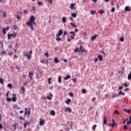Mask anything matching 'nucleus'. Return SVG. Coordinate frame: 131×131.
Here are the masks:
<instances>
[{
  "instance_id": "nucleus-45",
  "label": "nucleus",
  "mask_w": 131,
  "mask_h": 131,
  "mask_svg": "<svg viewBox=\"0 0 131 131\" xmlns=\"http://www.w3.org/2000/svg\"><path fill=\"white\" fill-rule=\"evenodd\" d=\"M79 49H78V48H77L75 50V53H78V52H79Z\"/></svg>"
},
{
  "instance_id": "nucleus-41",
  "label": "nucleus",
  "mask_w": 131,
  "mask_h": 131,
  "mask_svg": "<svg viewBox=\"0 0 131 131\" xmlns=\"http://www.w3.org/2000/svg\"><path fill=\"white\" fill-rule=\"evenodd\" d=\"M96 127H97V125H94L92 127V129L96 130Z\"/></svg>"
},
{
  "instance_id": "nucleus-46",
  "label": "nucleus",
  "mask_w": 131,
  "mask_h": 131,
  "mask_svg": "<svg viewBox=\"0 0 131 131\" xmlns=\"http://www.w3.org/2000/svg\"><path fill=\"white\" fill-rule=\"evenodd\" d=\"M120 41H124V38H123V37H121L120 38Z\"/></svg>"
},
{
  "instance_id": "nucleus-35",
  "label": "nucleus",
  "mask_w": 131,
  "mask_h": 131,
  "mask_svg": "<svg viewBox=\"0 0 131 131\" xmlns=\"http://www.w3.org/2000/svg\"><path fill=\"white\" fill-rule=\"evenodd\" d=\"M91 13L92 15H95V14H96V11H94V10H91Z\"/></svg>"
},
{
  "instance_id": "nucleus-15",
  "label": "nucleus",
  "mask_w": 131,
  "mask_h": 131,
  "mask_svg": "<svg viewBox=\"0 0 131 131\" xmlns=\"http://www.w3.org/2000/svg\"><path fill=\"white\" fill-rule=\"evenodd\" d=\"M125 11H126V12H130V9L128 6H126L125 7Z\"/></svg>"
},
{
  "instance_id": "nucleus-51",
  "label": "nucleus",
  "mask_w": 131,
  "mask_h": 131,
  "mask_svg": "<svg viewBox=\"0 0 131 131\" xmlns=\"http://www.w3.org/2000/svg\"><path fill=\"white\" fill-rule=\"evenodd\" d=\"M38 6H42V2H40L39 1L38 2Z\"/></svg>"
},
{
  "instance_id": "nucleus-14",
  "label": "nucleus",
  "mask_w": 131,
  "mask_h": 131,
  "mask_svg": "<svg viewBox=\"0 0 131 131\" xmlns=\"http://www.w3.org/2000/svg\"><path fill=\"white\" fill-rule=\"evenodd\" d=\"M98 58L99 61H103V56H101V55H99L98 56Z\"/></svg>"
},
{
  "instance_id": "nucleus-57",
  "label": "nucleus",
  "mask_w": 131,
  "mask_h": 131,
  "mask_svg": "<svg viewBox=\"0 0 131 131\" xmlns=\"http://www.w3.org/2000/svg\"><path fill=\"white\" fill-rule=\"evenodd\" d=\"M19 119L20 120H25V119H24V118L22 117V116L19 117Z\"/></svg>"
},
{
  "instance_id": "nucleus-33",
  "label": "nucleus",
  "mask_w": 131,
  "mask_h": 131,
  "mask_svg": "<svg viewBox=\"0 0 131 131\" xmlns=\"http://www.w3.org/2000/svg\"><path fill=\"white\" fill-rule=\"evenodd\" d=\"M0 83L1 84H4V79L0 78Z\"/></svg>"
},
{
  "instance_id": "nucleus-29",
  "label": "nucleus",
  "mask_w": 131,
  "mask_h": 131,
  "mask_svg": "<svg viewBox=\"0 0 131 131\" xmlns=\"http://www.w3.org/2000/svg\"><path fill=\"white\" fill-rule=\"evenodd\" d=\"M119 97V94H114L113 95V98H115V97Z\"/></svg>"
},
{
  "instance_id": "nucleus-13",
  "label": "nucleus",
  "mask_w": 131,
  "mask_h": 131,
  "mask_svg": "<svg viewBox=\"0 0 131 131\" xmlns=\"http://www.w3.org/2000/svg\"><path fill=\"white\" fill-rule=\"evenodd\" d=\"M75 5L74 4V3H72L71 4V6H70V9L71 10H73V9H74V10H75V8H74V6Z\"/></svg>"
},
{
  "instance_id": "nucleus-21",
  "label": "nucleus",
  "mask_w": 131,
  "mask_h": 131,
  "mask_svg": "<svg viewBox=\"0 0 131 131\" xmlns=\"http://www.w3.org/2000/svg\"><path fill=\"white\" fill-rule=\"evenodd\" d=\"M103 123L104 124H106V123H107V120L106 119V117H103Z\"/></svg>"
},
{
  "instance_id": "nucleus-25",
  "label": "nucleus",
  "mask_w": 131,
  "mask_h": 131,
  "mask_svg": "<svg viewBox=\"0 0 131 131\" xmlns=\"http://www.w3.org/2000/svg\"><path fill=\"white\" fill-rule=\"evenodd\" d=\"M3 17H4V18H6V17H7V13L5 11L3 12Z\"/></svg>"
},
{
  "instance_id": "nucleus-28",
  "label": "nucleus",
  "mask_w": 131,
  "mask_h": 131,
  "mask_svg": "<svg viewBox=\"0 0 131 131\" xmlns=\"http://www.w3.org/2000/svg\"><path fill=\"white\" fill-rule=\"evenodd\" d=\"M114 114H116V115H119V112H118V111H115L114 112Z\"/></svg>"
},
{
  "instance_id": "nucleus-31",
  "label": "nucleus",
  "mask_w": 131,
  "mask_h": 131,
  "mask_svg": "<svg viewBox=\"0 0 131 131\" xmlns=\"http://www.w3.org/2000/svg\"><path fill=\"white\" fill-rule=\"evenodd\" d=\"M71 25L72 26H73V28H76V25L73 24V23H71Z\"/></svg>"
},
{
  "instance_id": "nucleus-8",
  "label": "nucleus",
  "mask_w": 131,
  "mask_h": 131,
  "mask_svg": "<svg viewBox=\"0 0 131 131\" xmlns=\"http://www.w3.org/2000/svg\"><path fill=\"white\" fill-rule=\"evenodd\" d=\"M39 124L41 126H42V125H43V124H45V120L43 119H40V121H39Z\"/></svg>"
},
{
  "instance_id": "nucleus-36",
  "label": "nucleus",
  "mask_w": 131,
  "mask_h": 131,
  "mask_svg": "<svg viewBox=\"0 0 131 131\" xmlns=\"http://www.w3.org/2000/svg\"><path fill=\"white\" fill-rule=\"evenodd\" d=\"M13 28L15 30H18V27L16 25H13Z\"/></svg>"
},
{
  "instance_id": "nucleus-18",
  "label": "nucleus",
  "mask_w": 131,
  "mask_h": 131,
  "mask_svg": "<svg viewBox=\"0 0 131 131\" xmlns=\"http://www.w3.org/2000/svg\"><path fill=\"white\" fill-rule=\"evenodd\" d=\"M66 104H67L68 105H70L69 103H71V99H68L67 100V101H66Z\"/></svg>"
},
{
  "instance_id": "nucleus-37",
  "label": "nucleus",
  "mask_w": 131,
  "mask_h": 131,
  "mask_svg": "<svg viewBox=\"0 0 131 131\" xmlns=\"http://www.w3.org/2000/svg\"><path fill=\"white\" fill-rule=\"evenodd\" d=\"M118 95H119H119H123V96H124V95H125V93H122L121 91H120L118 93Z\"/></svg>"
},
{
  "instance_id": "nucleus-11",
  "label": "nucleus",
  "mask_w": 131,
  "mask_h": 131,
  "mask_svg": "<svg viewBox=\"0 0 131 131\" xmlns=\"http://www.w3.org/2000/svg\"><path fill=\"white\" fill-rule=\"evenodd\" d=\"M70 75H67V76L64 78V80H68V79H70Z\"/></svg>"
},
{
  "instance_id": "nucleus-60",
  "label": "nucleus",
  "mask_w": 131,
  "mask_h": 131,
  "mask_svg": "<svg viewBox=\"0 0 131 131\" xmlns=\"http://www.w3.org/2000/svg\"><path fill=\"white\" fill-rule=\"evenodd\" d=\"M2 53L4 55H6V54H7V51H2Z\"/></svg>"
},
{
  "instance_id": "nucleus-26",
  "label": "nucleus",
  "mask_w": 131,
  "mask_h": 131,
  "mask_svg": "<svg viewBox=\"0 0 131 131\" xmlns=\"http://www.w3.org/2000/svg\"><path fill=\"white\" fill-rule=\"evenodd\" d=\"M112 125V128L114 127V126H117V124H116V123L110 124Z\"/></svg>"
},
{
  "instance_id": "nucleus-7",
  "label": "nucleus",
  "mask_w": 131,
  "mask_h": 131,
  "mask_svg": "<svg viewBox=\"0 0 131 131\" xmlns=\"http://www.w3.org/2000/svg\"><path fill=\"white\" fill-rule=\"evenodd\" d=\"M13 97L12 98V100L13 102H16L17 101V97H16V94H13Z\"/></svg>"
},
{
  "instance_id": "nucleus-23",
  "label": "nucleus",
  "mask_w": 131,
  "mask_h": 131,
  "mask_svg": "<svg viewBox=\"0 0 131 131\" xmlns=\"http://www.w3.org/2000/svg\"><path fill=\"white\" fill-rule=\"evenodd\" d=\"M8 88H10V89H12L13 88V85L12 83H9L7 85Z\"/></svg>"
},
{
  "instance_id": "nucleus-1",
  "label": "nucleus",
  "mask_w": 131,
  "mask_h": 131,
  "mask_svg": "<svg viewBox=\"0 0 131 131\" xmlns=\"http://www.w3.org/2000/svg\"><path fill=\"white\" fill-rule=\"evenodd\" d=\"M34 21H35V17H34V16L32 15L29 21H27V26H29L31 30H34L33 24H32V22H34Z\"/></svg>"
},
{
  "instance_id": "nucleus-16",
  "label": "nucleus",
  "mask_w": 131,
  "mask_h": 131,
  "mask_svg": "<svg viewBox=\"0 0 131 131\" xmlns=\"http://www.w3.org/2000/svg\"><path fill=\"white\" fill-rule=\"evenodd\" d=\"M71 16L73 17V18H76L77 14L75 13H73L71 14Z\"/></svg>"
},
{
  "instance_id": "nucleus-59",
  "label": "nucleus",
  "mask_w": 131,
  "mask_h": 131,
  "mask_svg": "<svg viewBox=\"0 0 131 131\" xmlns=\"http://www.w3.org/2000/svg\"><path fill=\"white\" fill-rule=\"evenodd\" d=\"M28 84V82H25L23 84L24 85H27Z\"/></svg>"
},
{
  "instance_id": "nucleus-40",
  "label": "nucleus",
  "mask_w": 131,
  "mask_h": 131,
  "mask_svg": "<svg viewBox=\"0 0 131 131\" xmlns=\"http://www.w3.org/2000/svg\"><path fill=\"white\" fill-rule=\"evenodd\" d=\"M3 33L4 34H6V33H7V31H6V29L5 28H4L3 29Z\"/></svg>"
},
{
  "instance_id": "nucleus-56",
  "label": "nucleus",
  "mask_w": 131,
  "mask_h": 131,
  "mask_svg": "<svg viewBox=\"0 0 131 131\" xmlns=\"http://www.w3.org/2000/svg\"><path fill=\"white\" fill-rule=\"evenodd\" d=\"M47 2L50 4H53V0H47Z\"/></svg>"
},
{
  "instance_id": "nucleus-39",
  "label": "nucleus",
  "mask_w": 131,
  "mask_h": 131,
  "mask_svg": "<svg viewBox=\"0 0 131 131\" xmlns=\"http://www.w3.org/2000/svg\"><path fill=\"white\" fill-rule=\"evenodd\" d=\"M82 94H86V90L82 89Z\"/></svg>"
},
{
  "instance_id": "nucleus-3",
  "label": "nucleus",
  "mask_w": 131,
  "mask_h": 131,
  "mask_svg": "<svg viewBox=\"0 0 131 131\" xmlns=\"http://www.w3.org/2000/svg\"><path fill=\"white\" fill-rule=\"evenodd\" d=\"M25 111L26 112L27 115H28V117H29L30 114H31L30 108H25Z\"/></svg>"
},
{
  "instance_id": "nucleus-10",
  "label": "nucleus",
  "mask_w": 131,
  "mask_h": 131,
  "mask_svg": "<svg viewBox=\"0 0 131 131\" xmlns=\"http://www.w3.org/2000/svg\"><path fill=\"white\" fill-rule=\"evenodd\" d=\"M10 36H11V37H14V38H16V36H17V34L15 32H13V34H10Z\"/></svg>"
},
{
  "instance_id": "nucleus-64",
  "label": "nucleus",
  "mask_w": 131,
  "mask_h": 131,
  "mask_svg": "<svg viewBox=\"0 0 131 131\" xmlns=\"http://www.w3.org/2000/svg\"><path fill=\"white\" fill-rule=\"evenodd\" d=\"M72 80H73V82H76V78H73L72 79Z\"/></svg>"
},
{
  "instance_id": "nucleus-30",
  "label": "nucleus",
  "mask_w": 131,
  "mask_h": 131,
  "mask_svg": "<svg viewBox=\"0 0 131 131\" xmlns=\"http://www.w3.org/2000/svg\"><path fill=\"white\" fill-rule=\"evenodd\" d=\"M124 111L126 113H129L130 112V111L129 110H126V109H124Z\"/></svg>"
},
{
  "instance_id": "nucleus-4",
  "label": "nucleus",
  "mask_w": 131,
  "mask_h": 131,
  "mask_svg": "<svg viewBox=\"0 0 131 131\" xmlns=\"http://www.w3.org/2000/svg\"><path fill=\"white\" fill-rule=\"evenodd\" d=\"M66 112H68L69 113H71L72 112V109L70 107H67L65 108Z\"/></svg>"
},
{
  "instance_id": "nucleus-50",
  "label": "nucleus",
  "mask_w": 131,
  "mask_h": 131,
  "mask_svg": "<svg viewBox=\"0 0 131 131\" xmlns=\"http://www.w3.org/2000/svg\"><path fill=\"white\" fill-rule=\"evenodd\" d=\"M8 39H11V34H8L7 35Z\"/></svg>"
},
{
  "instance_id": "nucleus-61",
  "label": "nucleus",
  "mask_w": 131,
  "mask_h": 131,
  "mask_svg": "<svg viewBox=\"0 0 131 131\" xmlns=\"http://www.w3.org/2000/svg\"><path fill=\"white\" fill-rule=\"evenodd\" d=\"M74 36H74V35H71V38H72V39H74L75 38L74 37Z\"/></svg>"
},
{
  "instance_id": "nucleus-17",
  "label": "nucleus",
  "mask_w": 131,
  "mask_h": 131,
  "mask_svg": "<svg viewBox=\"0 0 131 131\" xmlns=\"http://www.w3.org/2000/svg\"><path fill=\"white\" fill-rule=\"evenodd\" d=\"M54 61L55 63H60V61H59V60H58V58L57 57H55L54 58Z\"/></svg>"
},
{
  "instance_id": "nucleus-24",
  "label": "nucleus",
  "mask_w": 131,
  "mask_h": 131,
  "mask_svg": "<svg viewBox=\"0 0 131 131\" xmlns=\"http://www.w3.org/2000/svg\"><path fill=\"white\" fill-rule=\"evenodd\" d=\"M62 77H61V76H59L58 77V82L59 83H61V82H62Z\"/></svg>"
},
{
  "instance_id": "nucleus-38",
  "label": "nucleus",
  "mask_w": 131,
  "mask_h": 131,
  "mask_svg": "<svg viewBox=\"0 0 131 131\" xmlns=\"http://www.w3.org/2000/svg\"><path fill=\"white\" fill-rule=\"evenodd\" d=\"M6 100L7 102H11L12 101V98L7 97Z\"/></svg>"
},
{
  "instance_id": "nucleus-19",
  "label": "nucleus",
  "mask_w": 131,
  "mask_h": 131,
  "mask_svg": "<svg viewBox=\"0 0 131 131\" xmlns=\"http://www.w3.org/2000/svg\"><path fill=\"white\" fill-rule=\"evenodd\" d=\"M98 13H99V14H104L105 13V11H104L103 9H101L100 10H98Z\"/></svg>"
},
{
  "instance_id": "nucleus-9",
  "label": "nucleus",
  "mask_w": 131,
  "mask_h": 131,
  "mask_svg": "<svg viewBox=\"0 0 131 131\" xmlns=\"http://www.w3.org/2000/svg\"><path fill=\"white\" fill-rule=\"evenodd\" d=\"M79 51L81 52V53H84L85 52V49L82 48V46L80 47Z\"/></svg>"
},
{
  "instance_id": "nucleus-34",
  "label": "nucleus",
  "mask_w": 131,
  "mask_h": 131,
  "mask_svg": "<svg viewBox=\"0 0 131 131\" xmlns=\"http://www.w3.org/2000/svg\"><path fill=\"white\" fill-rule=\"evenodd\" d=\"M62 22H63V23H66V17H63L62 18Z\"/></svg>"
},
{
  "instance_id": "nucleus-32",
  "label": "nucleus",
  "mask_w": 131,
  "mask_h": 131,
  "mask_svg": "<svg viewBox=\"0 0 131 131\" xmlns=\"http://www.w3.org/2000/svg\"><path fill=\"white\" fill-rule=\"evenodd\" d=\"M128 79L129 80H131V72H130L129 74L128 75Z\"/></svg>"
},
{
  "instance_id": "nucleus-27",
  "label": "nucleus",
  "mask_w": 131,
  "mask_h": 131,
  "mask_svg": "<svg viewBox=\"0 0 131 131\" xmlns=\"http://www.w3.org/2000/svg\"><path fill=\"white\" fill-rule=\"evenodd\" d=\"M56 40H57V41H60L61 38H60V36H56Z\"/></svg>"
},
{
  "instance_id": "nucleus-63",
  "label": "nucleus",
  "mask_w": 131,
  "mask_h": 131,
  "mask_svg": "<svg viewBox=\"0 0 131 131\" xmlns=\"http://www.w3.org/2000/svg\"><path fill=\"white\" fill-rule=\"evenodd\" d=\"M127 124H131V121L130 120V121H128L127 122Z\"/></svg>"
},
{
  "instance_id": "nucleus-43",
  "label": "nucleus",
  "mask_w": 131,
  "mask_h": 131,
  "mask_svg": "<svg viewBox=\"0 0 131 131\" xmlns=\"http://www.w3.org/2000/svg\"><path fill=\"white\" fill-rule=\"evenodd\" d=\"M18 125L17 123H15L14 125H13V127H15V129H16V127Z\"/></svg>"
},
{
  "instance_id": "nucleus-54",
  "label": "nucleus",
  "mask_w": 131,
  "mask_h": 131,
  "mask_svg": "<svg viewBox=\"0 0 131 131\" xmlns=\"http://www.w3.org/2000/svg\"><path fill=\"white\" fill-rule=\"evenodd\" d=\"M51 80H52V78H49L48 79V83H49V84H51Z\"/></svg>"
},
{
  "instance_id": "nucleus-62",
  "label": "nucleus",
  "mask_w": 131,
  "mask_h": 131,
  "mask_svg": "<svg viewBox=\"0 0 131 131\" xmlns=\"http://www.w3.org/2000/svg\"><path fill=\"white\" fill-rule=\"evenodd\" d=\"M16 58H18V56L16 55V54H15L14 55V57H13V59H16Z\"/></svg>"
},
{
  "instance_id": "nucleus-5",
  "label": "nucleus",
  "mask_w": 131,
  "mask_h": 131,
  "mask_svg": "<svg viewBox=\"0 0 131 131\" xmlns=\"http://www.w3.org/2000/svg\"><path fill=\"white\" fill-rule=\"evenodd\" d=\"M62 34H63V30H59L58 31V34H56V36L57 37L61 36Z\"/></svg>"
},
{
  "instance_id": "nucleus-20",
  "label": "nucleus",
  "mask_w": 131,
  "mask_h": 131,
  "mask_svg": "<svg viewBox=\"0 0 131 131\" xmlns=\"http://www.w3.org/2000/svg\"><path fill=\"white\" fill-rule=\"evenodd\" d=\"M51 115H53V116H55V115H56V113L55 112V111H52L51 112Z\"/></svg>"
},
{
  "instance_id": "nucleus-6",
  "label": "nucleus",
  "mask_w": 131,
  "mask_h": 131,
  "mask_svg": "<svg viewBox=\"0 0 131 131\" xmlns=\"http://www.w3.org/2000/svg\"><path fill=\"white\" fill-rule=\"evenodd\" d=\"M32 76H33V73L32 72H29V77L30 78L31 80H32V79H33L32 78Z\"/></svg>"
},
{
  "instance_id": "nucleus-52",
  "label": "nucleus",
  "mask_w": 131,
  "mask_h": 131,
  "mask_svg": "<svg viewBox=\"0 0 131 131\" xmlns=\"http://www.w3.org/2000/svg\"><path fill=\"white\" fill-rule=\"evenodd\" d=\"M69 94L70 97H73V96L74 95V94L71 92H70Z\"/></svg>"
},
{
  "instance_id": "nucleus-47",
  "label": "nucleus",
  "mask_w": 131,
  "mask_h": 131,
  "mask_svg": "<svg viewBox=\"0 0 131 131\" xmlns=\"http://www.w3.org/2000/svg\"><path fill=\"white\" fill-rule=\"evenodd\" d=\"M122 85H124V86H125V88H127L128 85L127 84L124 83L122 84Z\"/></svg>"
},
{
  "instance_id": "nucleus-22",
  "label": "nucleus",
  "mask_w": 131,
  "mask_h": 131,
  "mask_svg": "<svg viewBox=\"0 0 131 131\" xmlns=\"http://www.w3.org/2000/svg\"><path fill=\"white\" fill-rule=\"evenodd\" d=\"M96 38H97V35H95V36H93L92 37V40L94 41L95 40V39H96Z\"/></svg>"
},
{
  "instance_id": "nucleus-44",
  "label": "nucleus",
  "mask_w": 131,
  "mask_h": 131,
  "mask_svg": "<svg viewBox=\"0 0 131 131\" xmlns=\"http://www.w3.org/2000/svg\"><path fill=\"white\" fill-rule=\"evenodd\" d=\"M44 55L46 56V57H47V58L49 57V52H47L45 53H44Z\"/></svg>"
},
{
  "instance_id": "nucleus-58",
  "label": "nucleus",
  "mask_w": 131,
  "mask_h": 131,
  "mask_svg": "<svg viewBox=\"0 0 131 131\" xmlns=\"http://www.w3.org/2000/svg\"><path fill=\"white\" fill-rule=\"evenodd\" d=\"M83 36H84V37H85L86 36V32L83 33Z\"/></svg>"
},
{
  "instance_id": "nucleus-42",
  "label": "nucleus",
  "mask_w": 131,
  "mask_h": 131,
  "mask_svg": "<svg viewBox=\"0 0 131 131\" xmlns=\"http://www.w3.org/2000/svg\"><path fill=\"white\" fill-rule=\"evenodd\" d=\"M40 62L41 63H42V64H46V60H45V59H43V60H40Z\"/></svg>"
},
{
  "instance_id": "nucleus-12",
  "label": "nucleus",
  "mask_w": 131,
  "mask_h": 131,
  "mask_svg": "<svg viewBox=\"0 0 131 131\" xmlns=\"http://www.w3.org/2000/svg\"><path fill=\"white\" fill-rule=\"evenodd\" d=\"M50 96H47V99H48V100H52V98L53 97V94H52L51 93H50Z\"/></svg>"
},
{
  "instance_id": "nucleus-48",
  "label": "nucleus",
  "mask_w": 131,
  "mask_h": 131,
  "mask_svg": "<svg viewBox=\"0 0 131 131\" xmlns=\"http://www.w3.org/2000/svg\"><path fill=\"white\" fill-rule=\"evenodd\" d=\"M21 90L23 92V93H25V88L21 87Z\"/></svg>"
},
{
  "instance_id": "nucleus-49",
  "label": "nucleus",
  "mask_w": 131,
  "mask_h": 131,
  "mask_svg": "<svg viewBox=\"0 0 131 131\" xmlns=\"http://www.w3.org/2000/svg\"><path fill=\"white\" fill-rule=\"evenodd\" d=\"M112 13H114L115 12V8L113 7L111 10Z\"/></svg>"
},
{
  "instance_id": "nucleus-55",
  "label": "nucleus",
  "mask_w": 131,
  "mask_h": 131,
  "mask_svg": "<svg viewBox=\"0 0 131 131\" xmlns=\"http://www.w3.org/2000/svg\"><path fill=\"white\" fill-rule=\"evenodd\" d=\"M71 34H73V35L75 36V32L73 31L70 32Z\"/></svg>"
},
{
  "instance_id": "nucleus-2",
  "label": "nucleus",
  "mask_w": 131,
  "mask_h": 131,
  "mask_svg": "<svg viewBox=\"0 0 131 131\" xmlns=\"http://www.w3.org/2000/svg\"><path fill=\"white\" fill-rule=\"evenodd\" d=\"M31 55H32V50H31L29 52V54L25 52L24 53V56H26L27 57L28 60H30L31 59Z\"/></svg>"
},
{
  "instance_id": "nucleus-53",
  "label": "nucleus",
  "mask_w": 131,
  "mask_h": 131,
  "mask_svg": "<svg viewBox=\"0 0 131 131\" xmlns=\"http://www.w3.org/2000/svg\"><path fill=\"white\" fill-rule=\"evenodd\" d=\"M66 35H67V31H64L63 32V36H65Z\"/></svg>"
}]
</instances>
